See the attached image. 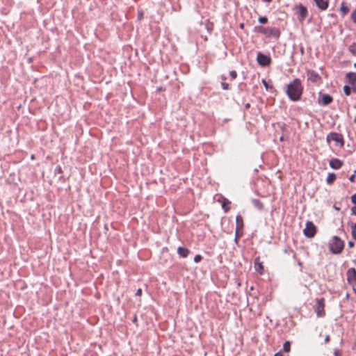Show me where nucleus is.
Masks as SVG:
<instances>
[{
	"instance_id": "obj_1",
	"label": "nucleus",
	"mask_w": 356,
	"mask_h": 356,
	"mask_svg": "<svg viewBox=\"0 0 356 356\" xmlns=\"http://www.w3.org/2000/svg\"><path fill=\"white\" fill-rule=\"evenodd\" d=\"M286 93L292 101H298L300 99L302 93V87L298 79H294L288 84Z\"/></svg>"
},
{
	"instance_id": "obj_2",
	"label": "nucleus",
	"mask_w": 356,
	"mask_h": 356,
	"mask_svg": "<svg viewBox=\"0 0 356 356\" xmlns=\"http://www.w3.org/2000/svg\"><path fill=\"white\" fill-rule=\"evenodd\" d=\"M343 241L337 236H333L332 241L330 244V252L333 254H339L343 250Z\"/></svg>"
},
{
	"instance_id": "obj_3",
	"label": "nucleus",
	"mask_w": 356,
	"mask_h": 356,
	"mask_svg": "<svg viewBox=\"0 0 356 356\" xmlns=\"http://www.w3.org/2000/svg\"><path fill=\"white\" fill-rule=\"evenodd\" d=\"M303 233L305 236L308 238L314 237L316 233V227L315 225L311 221H307L305 225V228L303 230Z\"/></svg>"
},
{
	"instance_id": "obj_4",
	"label": "nucleus",
	"mask_w": 356,
	"mask_h": 356,
	"mask_svg": "<svg viewBox=\"0 0 356 356\" xmlns=\"http://www.w3.org/2000/svg\"><path fill=\"white\" fill-rule=\"evenodd\" d=\"M296 10L298 20L300 22H303L308 15L307 8L300 3L296 6Z\"/></svg>"
},
{
	"instance_id": "obj_5",
	"label": "nucleus",
	"mask_w": 356,
	"mask_h": 356,
	"mask_svg": "<svg viewBox=\"0 0 356 356\" xmlns=\"http://www.w3.org/2000/svg\"><path fill=\"white\" fill-rule=\"evenodd\" d=\"M257 61L262 67H266L271 63V58L270 56L259 52L257 56Z\"/></svg>"
},
{
	"instance_id": "obj_6",
	"label": "nucleus",
	"mask_w": 356,
	"mask_h": 356,
	"mask_svg": "<svg viewBox=\"0 0 356 356\" xmlns=\"http://www.w3.org/2000/svg\"><path fill=\"white\" fill-rule=\"evenodd\" d=\"M324 306L323 298H317L315 305V311L316 312L317 316L322 317L325 315Z\"/></svg>"
},
{
	"instance_id": "obj_7",
	"label": "nucleus",
	"mask_w": 356,
	"mask_h": 356,
	"mask_svg": "<svg viewBox=\"0 0 356 356\" xmlns=\"http://www.w3.org/2000/svg\"><path fill=\"white\" fill-rule=\"evenodd\" d=\"M327 140L330 142V140H333L337 143H340L341 146L343 145V136L337 133H330L327 136Z\"/></svg>"
},
{
	"instance_id": "obj_8",
	"label": "nucleus",
	"mask_w": 356,
	"mask_h": 356,
	"mask_svg": "<svg viewBox=\"0 0 356 356\" xmlns=\"http://www.w3.org/2000/svg\"><path fill=\"white\" fill-rule=\"evenodd\" d=\"M347 281L350 284H356V270L353 268H349L346 273Z\"/></svg>"
},
{
	"instance_id": "obj_9",
	"label": "nucleus",
	"mask_w": 356,
	"mask_h": 356,
	"mask_svg": "<svg viewBox=\"0 0 356 356\" xmlns=\"http://www.w3.org/2000/svg\"><path fill=\"white\" fill-rule=\"evenodd\" d=\"M262 33L265 34L271 35L277 38H278L280 35V31L277 28H270V29H265L262 28V30L261 31Z\"/></svg>"
},
{
	"instance_id": "obj_10",
	"label": "nucleus",
	"mask_w": 356,
	"mask_h": 356,
	"mask_svg": "<svg viewBox=\"0 0 356 356\" xmlns=\"http://www.w3.org/2000/svg\"><path fill=\"white\" fill-rule=\"evenodd\" d=\"M320 95L321 99L319 100V104L323 106H327L333 101L332 97L330 95L320 93Z\"/></svg>"
},
{
	"instance_id": "obj_11",
	"label": "nucleus",
	"mask_w": 356,
	"mask_h": 356,
	"mask_svg": "<svg viewBox=\"0 0 356 356\" xmlns=\"http://www.w3.org/2000/svg\"><path fill=\"white\" fill-rule=\"evenodd\" d=\"M307 76L308 81L314 83L318 81L321 79L319 74L314 70H308L307 72Z\"/></svg>"
},
{
	"instance_id": "obj_12",
	"label": "nucleus",
	"mask_w": 356,
	"mask_h": 356,
	"mask_svg": "<svg viewBox=\"0 0 356 356\" xmlns=\"http://www.w3.org/2000/svg\"><path fill=\"white\" fill-rule=\"evenodd\" d=\"M346 78L348 79V82L351 84L353 90L356 91V73L348 72L346 74Z\"/></svg>"
},
{
	"instance_id": "obj_13",
	"label": "nucleus",
	"mask_w": 356,
	"mask_h": 356,
	"mask_svg": "<svg viewBox=\"0 0 356 356\" xmlns=\"http://www.w3.org/2000/svg\"><path fill=\"white\" fill-rule=\"evenodd\" d=\"M330 166L334 170L341 168L343 165V161L338 159H332L329 162Z\"/></svg>"
},
{
	"instance_id": "obj_14",
	"label": "nucleus",
	"mask_w": 356,
	"mask_h": 356,
	"mask_svg": "<svg viewBox=\"0 0 356 356\" xmlns=\"http://www.w3.org/2000/svg\"><path fill=\"white\" fill-rule=\"evenodd\" d=\"M316 6L321 10H325L328 7L329 0H314Z\"/></svg>"
},
{
	"instance_id": "obj_15",
	"label": "nucleus",
	"mask_w": 356,
	"mask_h": 356,
	"mask_svg": "<svg viewBox=\"0 0 356 356\" xmlns=\"http://www.w3.org/2000/svg\"><path fill=\"white\" fill-rule=\"evenodd\" d=\"M243 228V220L241 215L236 217V230L241 231Z\"/></svg>"
},
{
	"instance_id": "obj_16",
	"label": "nucleus",
	"mask_w": 356,
	"mask_h": 356,
	"mask_svg": "<svg viewBox=\"0 0 356 356\" xmlns=\"http://www.w3.org/2000/svg\"><path fill=\"white\" fill-rule=\"evenodd\" d=\"M190 251L188 248L184 247H179L177 249V254L182 258H186L189 254Z\"/></svg>"
},
{
	"instance_id": "obj_17",
	"label": "nucleus",
	"mask_w": 356,
	"mask_h": 356,
	"mask_svg": "<svg viewBox=\"0 0 356 356\" xmlns=\"http://www.w3.org/2000/svg\"><path fill=\"white\" fill-rule=\"evenodd\" d=\"M253 206L258 210L261 211L264 209L263 203L258 199H253L252 200Z\"/></svg>"
},
{
	"instance_id": "obj_18",
	"label": "nucleus",
	"mask_w": 356,
	"mask_h": 356,
	"mask_svg": "<svg viewBox=\"0 0 356 356\" xmlns=\"http://www.w3.org/2000/svg\"><path fill=\"white\" fill-rule=\"evenodd\" d=\"M336 179V175L334 173H329L327 177V183L330 184L334 182Z\"/></svg>"
},
{
	"instance_id": "obj_19",
	"label": "nucleus",
	"mask_w": 356,
	"mask_h": 356,
	"mask_svg": "<svg viewBox=\"0 0 356 356\" xmlns=\"http://www.w3.org/2000/svg\"><path fill=\"white\" fill-rule=\"evenodd\" d=\"M340 10L342 13V15H345L348 13L349 8L347 6H346L343 3H342L341 6L340 8Z\"/></svg>"
},
{
	"instance_id": "obj_20",
	"label": "nucleus",
	"mask_w": 356,
	"mask_h": 356,
	"mask_svg": "<svg viewBox=\"0 0 356 356\" xmlns=\"http://www.w3.org/2000/svg\"><path fill=\"white\" fill-rule=\"evenodd\" d=\"M290 348H291V343H290V342H289V341H285V342L284 343V345H283V350H284V352L288 353V352H289V351H290Z\"/></svg>"
},
{
	"instance_id": "obj_21",
	"label": "nucleus",
	"mask_w": 356,
	"mask_h": 356,
	"mask_svg": "<svg viewBox=\"0 0 356 356\" xmlns=\"http://www.w3.org/2000/svg\"><path fill=\"white\" fill-rule=\"evenodd\" d=\"M349 51L355 56H356V43L354 42L349 46Z\"/></svg>"
},
{
	"instance_id": "obj_22",
	"label": "nucleus",
	"mask_w": 356,
	"mask_h": 356,
	"mask_svg": "<svg viewBox=\"0 0 356 356\" xmlns=\"http://www.w3.org/2000/svg\"><path fill=\"white\" fill-rule=\"evenodd\" d=\"M258 21L260 24H264L268 22V18L266 17H259Z\"/></svg>"
},
{
	"instance_id": "obj_23",
	"label": "nucleus",
	"mask_w": 356,
	"mask_h": 356,
	"mask_svg": "<svg viewBox=\"0 0 356 356\" xmlns=\"http://www.w3.org/2000/svg\"><path fill=\"white\" fill-rule=\"evenodd\" d=\"M343 92L346 94V95L348 96L350 95V88L346 85L343 86Z\"/></svg>"
},
{
	"instance_id": "obj_24",
	"label": "nucleus",
	"mask_w": 356,
	"mask_h": 356,
	"mask_svg": "<svg viewBox=\"0 0 356 356\" xmlns=\"http://www.w3.org/2000/svg\"><path fill=\"white\" fill-rule=\"evenodd\" d=\"M256 270L259 272V273H262L264 267L263 265L260 263L257 266H255Z\"/></svg>"
},
{
	"instance_id": "obj_25",
	"label": "nucleus",
	"mask_w": 356,
	"mask_h": 356,
	"mask_svg": "<svg viewBox=\"0 0 356 356\" xmlns=\"http://www.w3.org/2000/svg\"><path fill=\"white\" fill-rule=\"evenodd\" d=\"M222 208L225 211V213H227L229 210V207L227 206V204L225 202H224L222 204Z\"/></svg>"
},
{
	"instance_id": "obj_26",
	"label": "nucleus",
	"mask_w": 356,
	"mask_h": 356,
	"mask_svg": "<svg viewBox=\"0 0 356 356\" xmlns=\"http://www.w3.org/2000/svg\"><path fill=\"white\" fill-rule=\"evenodd\" d=\"M239 232L240 231H238V230H235V242L237 243L238 242V238L241 237V234H239Z\"/></svg>"
},
{
	"instance_id": "obj_27",
	"label": "nucleus",
	"mask_w": 356,
	"mask_h": 356,
	"mask_svg": "<svg viewBox=\"0 0 356 356\" xmlns=\"http://www.w3.org/2000/svg\"><path fill=\"white\" fill-rule=\"evenodd\" d=\"M202 257L201 255H200V254H197V255H196V256H195V257H194V261H195V263H198V262H200V261L202 260Z\"/></svg>"
},
{
	"instance_id": "obj_28",
	"label": "nucleus",
	"mask_w": 356,
	"mask_h": 356,
	"mask_svg": "<svg viewBox=\"0 0 356 356\" xmlns=\"http://www.w3.org/2000/svg\"><path fill=\"white\" fill-rule=\"evenodd\" d=\"M229 74H230V76L232 77V79H234L236 78L237 76V73L236 71L234 70H232L229 72Z\"/></svg>"
},
{
	"instance_id": "obj_29",
	"label": "nucleus",
	"mask_w": 356,
	"mask_h": 356,
	"mask_svg": "<svg viewBox=\"0 0 356 356\" xmlns=\"http://www.w3.org/2000/svg\"><path fill=\"white\" fill-rule=\"evenodd\" d=\"M221 86H222V88L224 90H228L229 89V84L227 83L222 82L221 83Z\"/></svg>"
},
{
	"instance_id": "obj_30",
	"label": "nucleus",
	"mask_w": 356,
	"mask_h": 356,
	"mask_svg": "<svg viewBox=\"0 0 356 356\" xmlns=\"http://www.w3.org/2000/svg\"><path fill=\"white\" fill-rule=\"evenodd\" d=\"M351 17H352V19L353 20V22H354L355 23H356V10H354V11L352 13Z\"/></svg>"
},
{
	"instance_id": "obj_31",
	"label": "nucleus",
	"mask_w": 356,
	"mask_h": 356,
	"mask_svg": "<svg viewBox=\"0 0 356 356\" xmlns=\"http://www.w3.org/2000/svg\"><path fill=\"white\" fill-rule=\"evenodd\" d=\"M55 172L56 173H62V168L60 166H57L55 169Z\"/></svg>"
},
{
	"instance_id": "obj_32",
	"label": "nucleus",
	"mask_w": 356,
	"mask_h": 356,
	"mask_svg": "<svg viewBox=\"0 0 356 356\" xmlns=\"http://www.w3.org/2000/svg\"><path fill=\"white\" fill-rule=\"evenodd\" d=\"M351 201L353 204H355V207H356V193L353 195L352 197H351Z\"/></svg>"
},
{
	"instance_id": "obj_33",
	"label": "nucleus",
	"mask_w": 356,
	"mask_h": 356,
	"mask_svg": "<svg viewBox=\"0 0 356 356\" xmlns=\"http://www.w3.org/2000/svg\"><path fill=\"white\" fill-rule=\"evenodd\" d=\"M349 180L350 182H354L355 180V175L353 174V175H351L350 177H349Z\"/></svg>"
},
{
	"instance_id": "obj_34",
	"label": "nucleus",
	"mask_w": 356,
	"mask_h": 356,
	"mask_svg": "<svg viewBox=\"0 0 356 356\" xmlns=\"http://www.w3.org/2000/svg\"><path fill=\"white\" fill-rule=\"evenodd\" d=\"M142 294V290L141 289H138L136 292V296H140Z\"/></svg>"
},
{
	"instance_id": "obj_35",
	"label": "nucleus",
	"mask_w": 356,
	"mask_h": 356,
	"mask_svg": "<svg viewBox=\"0 0 356 356\" xmlns=\"http://www.w3.org/2000/svg\"><path fill=\"white\" fill-rule=\"evenodd\" d=\"M352 233L354 234H355V231H356V222L355 223V225L353 226H352Z\"/></svg>"
},
{
	"instance_id": "obj_36",
	"label": "nucleus",
	"mask_w": 356,
	"mask_h": 356,
	"mask_svg": "<svg viewBox=\"0 0 356 356\" xmlns=\"http://www.w3.org/2000/svg\"><path fill=\"white\" fill-rule=\"evenodd\" d=\"M262 83H263L264 86H265V88H266V89H268V83H267L266 81V80H264V79H263V80H262Z\"/></svg>"
},
{
	"instance_id": "obj_37",
	"label": "nucleus",
	"mask_w": 356,
	"mask_h": 356,
	"mask_svg": "<svg viewBox=\"0 0 356 356\" xmlns=\"http://www.w3.org/2000/svg\"><path fill=\"white\" fill-rule=\"evenodd\" d=\"M334 356H339V350L336 349L334 350Z\"/></svg>"
},
{
	"instance_id": "obj_38",
	"label": "nucleus",
	"mask_w": 356,
	"mask_h": 356,
	"mask_svg": "<svg viewBox=\"0 0 356 356\" xmlns=\"http://www.w3.org/2000/svg\"><path fill=\"white\" fill-rule=\"evenodd\" d=\"M351 211H352V214H354L356 216V207H353Z\"/></svg>"
},
{
	"instance_id": "obj_39",
	"label": "nucleus",
	"mask_w": 356,
	"mask_h": 356,
	"mask_svg": "<svg viewBox=\"0 0 356 356\" xmlns=\"http://www.w3.org/2000/svg\"><path fill=\"white\" fill-rule=\"evenodd\" d=\"M348 244L350 248H353L355 245V244L353 241H349Z\"/></svg>"
},
{
	"instance_id": "obj_40",
	"label": "nucleus",
	"mask_w": 356,
	"mask_h": 356,
	"mask_svg": "<svg viewBox=\"0 0 356 356\" xmlns=\"http://www.w3.org/2000/svg\"><path fill=\"white\" fill-rule=\"evenodd\" d=\"M330 341V336L327 335L325 338V342L327 343Z\"/></svg>"
},
{
	"instance_id": "obj_41",
	"label": "nucleus",
	"mask_w": 356,
	"mask_h": 356,
	"mask_svg": "<svg viewBox=\"0 0 356 356\" xmlns=\"http://www.w3.org/2000/svg\"><path fill=\"white\" fill-rule=\"evenodd\" d=\"M352 286H353V291L356 293V284H351Z\"/></svg>"
},
{
	"instance_id": "obj_42",
	"label": "nucleus",
	"mask_w": 356,
	"mask_h": 356,
	"mask_svg": "<svg viewBox=\"0 0 356 356\" xmlns=\"http://www.w3.org/2000/svg\"><path fill=\"white\" fill-rule=\"evenodd\" d=\"M274 356H283L282 353L281 352L277 353L274 355Z\"/></svg>"
},
{
	"instance_id": "obj_43",
	"label": "nucleus",
	"mask_w": 356,
	"mask_h": 356,
	"mask_svg": "<svg viewBox=\"0 0 356 356\" xmlns=\"http://www.w3.org/2000/svg\"><path fill=\"white\" fill-rule=\"evenodd\" d=\"M138 17L139 19H141L143 17V13L138 12Z\"/></svg>"
},
{
	"instance_id": "obj_44",
	"label": "nucleus",
	"mask_w": 356,
	"mask_h": 356,
	"mask_svg": "<svg viewBox=\"0 0 356 356\" xmlns=\"http://www.w3.org/2000/svg\"><path fill=\"white\" fill-rule=\"evenodd\" d=\"M352 235H353V238L356 239V232L354 234L352 233Z\"/></svg>"
},
{
	"instance_id": "obj_45",
	"label": "nucleus",
	"mask_w": 356,
	"mask_h": 356,
	"mask_svg": "<svg viewBox=\"0 0 356 356\" xmlns=\"http://www.w3.org/2000/svg\"><path fill=\"white\" fill-rule=\"evenodd\" d=\"M265 2H270L272 0H263Z\"/></svg>"
},
{
	"instance_id": "obj_46",
	"label": "nucleus",
	"mask_w": 356,
	"mask_h": 356,
	"mask_svg": "<svg viewBox=\"0 0 356 356\" xmlns=\"http://www.w3.org/2000/svg\"><path fill=\"white\" fill-rule=\"evenodd\" d=\"M250 106V104H246V107H249Z\"/></svg>"
},
{
	"instance_id": "obj_47",
	"label": "nucleus",
	"mask_w": 356,
	"mask_h": 356,
	"mask_svg": "<svg viewBox=\"0 0 356 356\" xmlns=\"http://www.w3.org/2000/svg\"><path fill=\"white\" fill-rule=\"evenodd\" d=\"M225 202H226L227 203H229V201H228L227 200H225Z\"/></svg>"
},
{
	"instance_id": "obj_48",
	"label": "nucleus",
	"mask_w": 356,
	"mask_h": 356,
	"mask_svg": "<svg viewBox=\"0 0 356 356\" xmlns=\"http://www.w3.org/2000/svg\"><path fill=\"white\" fill-rule=\"evenodd\" d=\"M280 140H283V137H280Z\"/></svg>"
},
{
	"instance_id": "obj_49",
	"label": "nucleus",
	"mask_w": 356,
	"mask_h": 356,
	"mask_svg": "<svg viewBox=\"0 0 356 356\" xmlns=\"http://www.w3.org/2000/svg\"><path fill=\"white\" fill-rule=\"evenodd\" d=\"M355 122L356 123V117L355 118V120H354Z\"/></svg>"
}]
</instances>
